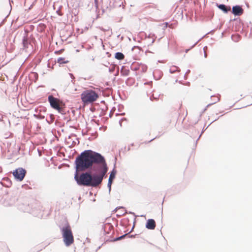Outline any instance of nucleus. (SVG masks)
<instances>
[{
  "instance_id": "1",
  "label": "nucleus",
  "mask_w": 252,
  "mask_h": 252,
  "mask_svg": "<svg viewBox=\"0 0 252 252\" xmlns=\"http://www.w3.org/2000/svg\"><path fill=\"white\" fill-rule=\"evenodd\" d=\"M74 165V179L79 186L96 187L107 176L104 157L92 150H84L77 156Z\"/></svg>"
},
{
  "instance_id": "2",
  "label": "nucleus",
  "mask_w": 252,
  "mask_h": 252,
  "mask_svg": "<svg viewBox=\"0 0 252 252\" xmlns=\"http://www.w3.org/2000/svg\"><path fill=\"white\" fill-rule=\"evenodd\" d=\"M58 226L65 245L67 247L70 246L74 242V237L69 223L67 220L64 219L63 222L58 224Z\"/></svg>"
},
{
  "instance_id": "3",
  "label": "nucleus",
  "mask_w": 252,
  "mask_h": 252,
  "mask_svg": "<svg viewBox=\"0 0 252 252\" xmlns=\"http://www.w3.org/2000/svg\"><path fill=\"white\" fill-rule=\"evenodd\" d=\"M98 97V94L92 90L84 91L81 94L82 101L85 105L93 103L97 100Z\"/></svg>"
},
{
  "instance_id": "4",
  "label": "nucleus",
  "mask_w": 252,
  "mask_h": 252,
  "mask_svg": "<svg viewBox=\"0 0 252 252\" xmlns=\"http://www.w3.org/2000/svg\"><path fill=\"white\" fill-rule=\"evenodd\" d=\"M48 101L52 108L62 115L65 114V110L60 103L62 101L59 98L54 97L52 94H50L48 96Z\"/></svg>"
},
{
  "instance_id": "5",
  "label": "nucleus",
  "mask_w": 252,
  "mask_h": 252,
  "mask_svg": "<svg viewBox=\"0 0 252 252\" xmlns=\"http://www.w3.org/2000/svg\"><path fill=\"white\" fill-rule=\"evenodd\" d=\"M27 174V170L22 167H19L14 170L12 174L17 181L21 182L23 180Z\"/></svg>"
},
{
  "instance_id": "6",
  "label": "nucleus",
  "mask_w": 252,
  "mask_h": 252,
  "mask_svg": "<svg viewBox=\"0 0 252 252\" xmlns=\"http://www.w3.org/2000/svg\"><path fill=\"white\" fill-rule=\"evenodd\" d=\"M116 162H115L114 164V167L112 171L110 172V174L109 175V177L108 179L107 187L108 188L109 192L110 193L111 190V185L113 183V180L116 177V175L117 174V170L116 169Z\"/></svg>"
},
{
  "instance_id": "7",
  "label": "nucleus",
  "mask_w": 252,
  "mask_h": 252,
  "mask_svg": "<svg viewBox=\"0 0 252 252\" xmlns=\"http://www.w3.org/2000/svg\"><path fill=\"white\" fill-rule=\"evenodd\" d=\"M102 230L103 231V234H109L111 233V231H114V226L111 223H106L102 225ZM114 231H113V233Z\"/></svg>"
},
{
  "instance_id": "8",
  "label": "nucleus",
  "mask_w": 252,
  "mask_h": 252,
  "mask_svg": "<svg viewBox=\"0 0 252 252\" xmlns=\"http://www.w3.org/2000/svg\"><path fill=\"white\" fill-rule=\"evenodd\" d=\"M231 12L235 16H240L243 14L244 9L242 8V6L235 5L232 6Z\"/></svg>"
},
{
  "instance_id": "9",
  "label": "nucleus",
  "mask_w": 252,
  "mask_h": 252,
  "mask_svg": "<svg viewBox=\"0 0 252 252\" xmlns=\"http://www.w3.org/2000/svg\"><path fill=\"white\" fill-rule=\"evenodd\" d=\"M33 38L32 36L29 37L27 34H25L22 38V44L24 48H28L29 45L31 44L32 40Z\"/></svg>"
},
{
  "instance_id": "10",
  "label": "nucleus",
  "mask_w": 252,
  "mask_h": 252,
  "mask_svg": "<svg viewBox=\"0 0 252 252\" xmlns=\"http://www.w3.org/2000/svg\"><path fill=\"white\" fill-rule=\"evenodd\" d=\"M156 225L155 220L153 219H149L146 222L145 227L148 229L153 230L155 228Z\"/></svg>"
},
{
  "instance_id": "11",
  "label": "nucleus",
  "mask_w": 252,
  "mask_h": 252,
  "mask_svg": "<svg viewBox=\"0 0 252 252\" xmlns=\"http://www.w3.org/2000/svg\"><path fill=\"white\" fill-rule=\"evenodd\" d=\"M216 6L224 13H227L230 9V7L229 6H227L224 4H219L216 3Z\"/></svg>"
},
{
  "instance_id": "12",
  "label": "nucleus",
  "mask_w": 252,
  "mask_h": 252,
  "mask_svg": "<svg viewBox=\"0 0 252 252\" xmlns=\"http://www.w3.org/2000/svg\"><path fill=\"white\" fill-rule=\"evenodd\" d=\"M121 73L122 76H128L129 73V70L128 69L126 68V66H122L121 69Z\"/></svg>"
},
{
  "instance_id": "13",
  "label": "nucleus",
  "mask_w": 252,
  "mask_h": 252,
  "mask_svg": "<svg viewBox=\"0 0 252 252\" xmlns=\"http://www.w3.org/2000/svg\"><path fill=\"white\" fill-rule=\"evenodd\" d=\"M115 58L118 60L121 61L125 58V55L122 52H117L115 54Z\"/></svg>"
},
{
  "instance_id": "14",
  "label": "nucleus",
  "mask_w": 252,
  "mask_h": 252,
  "mask_svg": "<svg viewBox=\"0 0 252 252\" xmlns=\"http://www.w3.org/2000/svg\"><path fill=\"white\" fill-rule=\"evenodd\" d=\"M135 83V79L132 77H128L126 81V84L127 86H131Z\"/></svg>"
},
{
  "instance_id": "15",
  "label": "nucleus",
  "mask_w": 252,
  "mask_h": 252,
  "mask_svg": "<svg viewBox=\"0 0 252 252\" xmlns=\"http://www.w3.org/2000/svg\"><path fill=\"white\" fill-rule=\"evenodd\" d=\"M139 66H140V64L134 62V63H133L130 65V68L132 70L136 71V70H139Z\"/></svg>"
},
{
  "instance_id": "16",
  "label": "nucleus",
  "mask_w": 252,
  "mask_h": 252,
  "mask_svg": "<svg viewBox=\"0 0 252 252\" xmlns=\"http://www.w3.org/2000/svg\"><path fill=\"white\" fill-rule=\"evenodd\" d=\"M128 235V233H126V234H125L124 235H122L121 236L117 237H116V238H115L110 240V242H116L117 241L121 240L125 238Z\"/></svg>"
},
{
  "instance_id": "17",
  "label": "nucleus",
  "mask_w": 252,
  "mask_h": 252,
  "mask_svg": "<svg viewBox=\"0 0 252 252\" xmlns=\"http://www.w3.org/2000/svg\"><path fill=\"white\" fill-rule=\"evenodd\" d=\"M232 40L235 42H238L241 38V36L240 35L236 34H232L231 36Z\"/></svg>"
},
{
  "instance_id": "18",
  "label": "nucleus",
  "mask_w": 252,
  "mask_h": 252,
  "mask_svg": "<svg viewBox=\"0 0 252 252\" xmlns=\"http://www.w3.org/2000/svg\"><path fill=\"white\" fill-rule=\"evenodd\" d=\"M69 61L68 60H65L64 58L59 57L57 59V63H58L60 64L67 63Z\"/></svg>"
},
{
  "instance_id": "19",
  "label": "nucleus",
  "mask_w": 252,
  "mask_h": 252,
  "mask_svg": "<svg viewBox=\"0 0 252 252\" xmlns=\"http://www.w3.org/2000/svg\"><path fill=\"white\" fill-rule=\"evenodd\" d=\"M180 70V69L179 68V67L175 66V65H173L170 68L169 72L170 73L173 74V73H175L176 71H179Z\"/></svg>"
},
{
  "instance_id": "20",
  "label": "nucleus",
  "mask_w": 252,
  "mask_h": 252,
  "mask_svg": "<svg viewBox=\"0 0 252 252\" xmlns=\"http://www.w3.org/2000/svg\"><path fill=\"white\" fill-rule=\"evenodd\" d=\"M147 70V66L143 64L140 63L139 66V70L142 72H145Z\"/></svg>"
},
{
  "instance_id": "21",
  "label": "nucleus",
  "mask_w": 252,
  "mask_h": 252,
  "mask_svg": "<svg viewBox=\"0 0 252 252\" xmlns=\"http://www.w3.org/2000/svg\"><path fill=\"white\" fill-rule=\"evenodd\" d=\"M147 37L149 38H152V40L151 43V44H153L155 42V41L157 38V36H156V35L153 33H150Z\"/></svg>"
},
{
  "instance_id": "22",
  "label": "nucleus",
  "mask_w": 252,
  "mask_h": 252,
  "mask_svg": "<svg viewBox=\"0 0 252 252\" xmlns=\"http://www.w3.org/2000/svg\"><path fill=\"white\" fill-rule=\"evenodd\" d=\"M33 117L37 119L43 120L45 118V116L41 114H34Z\"/></svg>"
},
{
  "instance_id": "23",
  "label": "nucleus",
  "mask_w": 252,
  "mask_h": 252,
  "mask_svg": "<svg viewBox=\"0 0 252 252\" xmlns=\"http://www.w3.org/2000/svg\"><path fill=\"white\" fill-rule=\"evenodd\" d=\"M220 101V99L219 98H217V100L215 101V102H214L213 103H209L208 104L206 107L203 109V110L202 111V113H203L205 111H206L207 110V108L208 107H209V106H211L212 105L216 103V102H218Z\"/></svg>"
},
{
  "instance_id": "24",
  "label": "nucleus",
  "mask_w": 252,
  "mask_h": 252,
  "mask_svg": "<svg viewBox=\"0 0 252 252\" xmlns=\"http://www.w3.org/2000/svg\"><path fill=\"white\" fill-rule=\"evenodd\" d=\"M28 182L27 184H25L22 185V188H25L26 189H31L29 187V185H31V183L30 182Z\"/></svg>"
},
{
  "instance_id": "25",
  "label": "nucleus",
  "mask_w": 252,
  "mask_h": 252,
  "mask_svg": "<svg viewBox=\"0 0 252 252\" xmlns=\"http://www.w3.org/2000/svg\"><path fill=\"white\" fill-rule=\"evenodd\" d=\"M23 211L24 212L32 213V210H31V208L29 204L28 205V206L26 207V208Z\"/></svg>"
},
{
  "instance_id": "26",
  "label": "nucleus",
  "mask_w": 252,
  "mask_h": 252,
  "mask_svg": "<svg viewBox=\"0 0 252 252\" xmlns=\"http://www.w3.org/2000/svg\"><path fill=\"white\" fill-rule=\"evenodd\" d=\"M62 6H60L59 8V9L56 11V13L59 16H62L63 15V13L60 11V9L62 8Z\"/></svg>"
},
{
  "instance_id": "27",
  "label": "nucleus",
  "mask_w": 252,
  "mask_h": 252,
  "mask_svg": "<svg viewBox=\"0 0 252 252\" xmlns=\"http://www.w3.org/2000/svg\"><path fill=\"white\" fill-rule=\"evenodd\" d=\"M190 72V70L189 69H188L186 71V72L185 73L184 76V78L185 80H187L188 79V74H189Z\"/></svg>"
},
{
  "instance_id": "28",
  "label": "nucleus",
  "mask_w": 252,
  "mask_h": 252,
  "mask_svg": "<svg viewBox=\"0 0 252 252\" xmlns=\"http://www.w3.org/2000/svg\"><path fill=\"white\" fill-rule=\"evenodd\" d=\"M78 14V11L76 9H74L72 11V14L76 16Z\"/></svg>"
},
{
  "instance_id": "29",
  "label": "nucleus",
  "mask_w": 252,
  "mask_h": 252,
  "mask_svg": "<svg viewBox=\"0 0 252 252\" xmlns=\"http://www.w3.org/2000/svg\"><path fill=\"white\" fill-rule=\"evenodd\" d=\"M199 41V40H198L197 41H196V42H195V43H194V44H193V45H192V46L190 48L186 49V50H185V52H186V53H187L189 51V50L190 49H191L192 48H193V47H194V46H195V45L198 43V42Z\"/></svg>"
},
{
  "instance_id": "30",
  "label": "nucleus",
  "mask_w": 252,
  "mask_h": 252,
  "mask_svg": "<svg viewBox=\"0 0 252 252\" xmlns=\"http://www.w3.org/2000/svg\"><path fill=\"white\" fill-rule=\"evenodd\" d=\"M115 70V67H112L109 68V72H110V73L114 72Z\"/></svg>"
},
{
  "instance_id": "31",
  "label": "nucleus",
  "mask_w": 252,
  "mask_h": 252,
  "mask_svg": "<svg viewBox=\"0 0 252 252\" xmlns=\"http://www.w3.org/2000/svg\"><path fill=\"white\" fill-rule=\"evenodd\" d=\"M124 209L125 207H123V206L117 207L113 211L116 212L118 209Z\"/></svg>"
},
{
  "instance_id": "32",
  "label": "nucleus",
  "mask_w": 252,
  "mask_h": 252,
  "mask_svg": "<svg viewBox=\"0 0 252 252\" xmlns=\"http://www.w3.org/2000/svg\"><path fill=\"white\" fill-rule=\"evenodd\" d=\"M94 4H95V6L96 7V9L98 8V0H94Z\"/></svg>"
},
{
  "instance_id": "33",
  "label": "nucleus",
  "mask_w": 252,
  "mask_h": 252,
  "mask_svg": "<svg viewBox=\"0 0 252 252\" xmlns=\"http://www.w3.org/2000/svg\"><path fill=\"white\" fill-rule=\"evenodd\" d=\"M69 75L70 77H71V78L72 79L71 81L72 82L73 80H74L75 79V77L72 73H69Z\"/></svg>"
},
{
  "instance_id": "34",
  "label": "nucleus",
  "mask_w": 252,
  "mask_h": 252,
  "mask_svg": "<svg viewBox=\"0 0 252 252\" xmlns=\"http://www.w3.org/2000/svg\"><path fill=\"white\" fill-rule=\"evenodd\" d=\"M126 118H122L120 121H119V124L121 126H122V122L123 121H124V120H126Z\"/></svg>"
},
{
  "instance_id": "35",
  "label": "nucleus",
  "mask_w": 252,
  "mask_h": 252,
  "mask_svg": "<svg viewBox=\"0 0 252 252\" xmlns=\"http://www.w3.org/2000/svg\"><path fill=\"white\" fill-rule=\"evenodd\" d=\"M136 235V234H135V235H128L127 236H128V237L129 238H135V236Z\"/></svg>"
},
{
  "instance_id": "36",
  "label": "nucleus",
  "mask_w": 252,
  "mask_h": 252,
  "mask_svg": "<svg viewBox=\"0 0 252 252\" xmlns=\"http://www.w3.org/2000/svg\"><path fill=\"white\" fill-rule=\"evenodd\" d=\"M7 16H6L4 19L2 20V21L1 22V23H0V24L2 26L3 24H4V23H5V20H6V18Z\"/></svg>"
},
{
  "instance_id": "37",
  "label": "nucleus",
  "mask_w": 252,
  "mask_h": 252,
  "mask_svg": "<svg viewBox=\"0 0 252 252\" xmlns=\"http://www.w3.org/2000/svg\"><path fill=\"white\" fill-rule=\"evenodd\" d=\"M203 130H204V129H203L202 132H201V133L202 134L203 132ZM201 134H200L199 136V137L198 138V139L196 140V142H195V144L196 145L197 143V141L199 140V139L200 138V136H201Z\"/></svg>"
},
{
  "instance_id": "38",
  "label": "nucleus",
  "mask_w": 252,
  "mask_h": 252,
  "mask_svg": "<svg viewBox=\"0 0 252 252\" xmlns=\"http://www.w3.org/2000/svg\"><path fill=\"white\" fill-rule=\"evenodd\" d=\"M211 97H216V99H214V102H215L217 100V98H219L220 99V97H217L215 95H212Z\"/></svg>"
},
{
  "instance_id": "39",
  "label": "nucleus",
  "mask_w": 252,
  "mask_h": 252,
  "mask_svg": "<svg viewBox=\"0 0 252 252\" xmlns=\"http://www.w3.org/2000/svg\"><path fill=\"white\" fill-rule=\"evenodd\" d=\"M42 250V249H35V251H33V252H39Z\"/></svg>"
},
{
  "instance_id": "40",
  "label": "nucleus",
  "mask_w": 252,
  "mask_h": 252,
  "mask_svg": "<svg viewBox=\"0 0 252 252\" xmlns=\"http://www.w3.org/2000/svg\"><path fill=\"white\" fill-rule=\"evenodd\" d=\"M138 48V49H140V47L139 46H134L132 47V50H133V49H134V48Z\"/></svg>"
},
{
  "instance_id": "41",
  "label": "nucleus",
  "mask_w": 252,
  "mask_h": 252,
  "mask_svg": "<svg viewBox=\"0 0 252 252\" xmlns=\"http://www.w3.org/2000/svg\"><path fill=\"white\" fill-rule=\"evenodd\" d=\"M144 84H152V81H150V82H145L144 83Z\"/></svg>"
},
{
  "instance_id": "42",
  "label": "nucleus",
  "mask_w": 252,
  "mask_h": 252,
  "mask_svg": "<svg viewBox=\"0 0 252 252\" xmlns=\"http://www.w3.org/2000/svg\"><path fill=\"white\" fill-rule=\"evenodd\" d=\"M50 117L51 119L52 120V121H53V117H54V115L53 114H50Z\"/></svg>"
},
{
  "instance_id": "43",
  "label": "nucleus",
  "mask_w": 252,
  "mask_h": 252,
  "mask_svg": "<svg viewBox=\"0 0 252 252\" xmlns=\"http://www.w3.org/2000/svg\"><path fill=\"white\" fill-rule=\"evenodd\" d=\"M134 227V224H133V227H132V228H131V230L128 233V234L132 231Z\"/></svg>"
},
{
  "instance_id": "44",
  "label": "nucleus",
  "mask_w": 252,
  "mask_h": 252,
  "mask_svg": "<svg viewBox=\"0 0 252 252\" xmlns=\"http://www.w3.org/2000/svg\"><path fill=\"white\" fill-rule=\"evenodd\" d=\"M100 30H101V31H107V30H106V29H104V28H103L102 27L100 28Z\"/></svg>"
},
{
  "instance_id": "45",
  "label": "nucleus",
  "mask_w": 252,
  "mask_h": 252,
  "mask_svg": "<svg viewBox=\"0 0 252 252\" xmlns=\"http://www.w3.org/2000/svg\"><path fill=\"white\" fill-rule=\"evenodd\" d=\"M215 31V30H211L210 32H208V33H213Z\"/></svg>"
},
{
  "instance_id": "46",
  "label": "nucleus",
  "mask_w": 252,
  "mask_h": 252,
  "mask_svg": "<svg viewBox=\"0 0 252 252\" xmlns=\"http://www.w3.org/2000/svg\"><path fill=\"white\" fill-rule=\"evenodd\" d=\"M164 24H165V28H167V26H168V23L165 22V23H164Z\"/></svg>"
},
{
  "instance_id": "47",
  "label": "nucleus",
  "mask_w": 252,
  "mask_h": 252,
  "mask_svg": "<svg viewBox=\"0 0 252 252\" xmlns=\"http://www.w3.org/2000/svg\"><path fill=\"white\" fill-rule=\"evenodd\" d=\"M158 137L156 136V137L153 138L152 139H151L150 141H149V142H150L151 141H152L153 140H154L155 139L157 138Z\"/></svg>"
},
{
  "instance_id": "48",
  "label": "nucleus",
  "mask_w": 252,
  "mask_h": 252,
  "mask_svg": "<svg viewBox=\"0 0 252 252\" xmlns=\"http://www.w3.org/2000/svg\"><path fill=\"white\" fill-rule=\"evenodd\" d=\"M189 84H190V83L189 82H187L186 83V85H189Z\"/></svg>"
},
{
  "instance_id": "49",
  "label": "nucleus",
  "mask_w": 252,
  "mask_h": 252,
  "mask_svg": "<svg viewBox=\"0 0 252 252\" xmlns=\"http://www.w3.org/2000/svg\"><path fill=\"white\" fill-rule=\"evenodd\" d=\"M204 57L207 58V54L204 52Z\"/></svg>"
},
{
  "instance_id": "50",
  "label": "nucleus",
  "mask_w": 252,
  "mask_h": 252,
  "mask_svg": "<svg viewBox=\"0 0 252 252\" xmlns=\"http://www.w3.org/2000/svg\"><path fill=\"white\" fill-rule=\"evenodd\" d=\"M125 214V213H122V214H120L119 216H121L122 215H124Z\"/></svg>"
},
{
  "instance_id": "51",
  "label": "nucleus",
  "mask_w": 252,
  "mask_h": 252,
  "mask_svg": "<svg viewBox=\"0 0 252 252\" xmlns=\"http://www.w3.org/2000/svg\"><path fill=\"white\" fill-rule=\"evenodd\" d=\"M129 214L134 215V213L133 212H129Z\"/></svg>"
},
{
  "instance_id": "52",
  "label": "nucleus",
  "mask_w": 252,
  "mask_h": 252,
  "mask_svg": "<svg viewBox=\"0 0 252 252\" xmlns=\"http://www.w3.org/2000/svg\"><path fill=\"white\" fill-rule=\"evenodd\" d=\"M213 16H214V14H211V18H212L213 17Z\"/></svg>"
},
{
  "instance_id": "53",
  "label": "nucleus",
  "mask_w": 252,
  "mask_h": 252,
  "mask_svg": "<svg viewBox=\"0 0 252 252\" xmlns=\"http://www.w3.org/2000/svg\"><path fill=\"white\" fill-rule=\"evenodd\" d=\"M46 122H47L48 123L50 124V123L48 121L47 119L46 120Z\"/></svg>"
},
{
  "instance_id": "54",
  "label": "nucleus",
  "mask_w": 252,
  "mask_h": 252,
  "mask_svg": "<svg viewBox=\"0 0 252 252\" xmlns=\"http://www.w3.org/2000/svg\"><path fill=\"white\" fill-rule=\"evenodd\" d=\"M32 5H31L30 6V7L29 8V9H30L31 8V7H32Z\"/></svg>"
},
{
  "instance_id": "55",
  "label": "nucleus",
  "mask_w": 252,
  "mask_h": 252,
  "mask_svg": "<svg viewBox=\"0 0 252 252\" xmlns=\"http://www.w3.org/2000/svg\"><path fill=\"white\" fill-rule=\"evenodd\" d=\"M94 57H93L92 59V61H94Z\"/></svg>"
},
{
  "instance_id": "56",
  "label": "nucleus",
  "mask_w": 252,
  "mask_h": 252,
  "mask_svg": "<svg viewBox=\"0 0 252 252\" xmlns=\"http://www.w3.org/2000/svg\"><path fill=\"white\" fill-rule=\"evenodd\" d=\"M217 120H218V119H216L215 120H214V121H213V122H215V121H217Z\"/></svg>"
},
{
  "instance_id": "57",
  "label": "nucleus",
  "mask_w": 252,
  "mask_h": 252,
  "mask_svg": "<svg viewBox=\"0 0 252 252\" xmlns=\"http://www.w3.org/2000/svg\"><path fill=\"white\" fill-rule=\"evenodd\" d=\"M179 83L181 84V83H182L181 81H179Z\"/></svg>"
},
{
  "instance_id": "58",
  "label": "nucleus",
  "mask_w": 252,
  "mask_h": 252,
  "mask_svg": "<svg viewBox=\"0 0 252 252\" xmlns=\"http://www.w3.org/2000/svg\"><path fill=\"white\" fill-rule=\"evenodd\" d=\"M212 124V122H211V123L209 124V125H211Z\"/></svg>"
},
{
  "instance_id": "59",
  "label": "nucleus",
  "mask_w": 252,
  "mask_h": 252,
  "mask_svg": "<svg viewBox=\"0 0 252 252\" xmlns=\"http://www.w3.org/2000/svg\"><path fill=\"white\" fill-rule=\"evenodd\" d=\"M212 124V122H211V123L209 124V125H211Z\"/></svg>"
},
{
  "instance_id": "60",
  "label": "nucleus",
  "mask_w": 252,
  "mask_h": 252,
  "mask_svg": "<svg viewBox=\"0 0 252 252\" xmlns=\"http://www.w3.org/2000/svg\"><path fill=\"white\" fill-rule=\"evenodd\" d=\"M212 124V122H211V123L209 124V125H211Z\"/></svg>"
},
{
  "instance_id": "61",
  "label": "nucleus",
  "mask_w": 252,
  "mask_h": 252,
  "mask_svg": "<svg viewBox=\"0 0 252 252\" xmlns=\"http://www.w3.org/2000/svg\"><path fill=\"white\" fill-rule=\"evenodd\" d=\"M212 124V122H211V123L209 124V125H211Z\"/></svg>"
},
{
  "instance_id": "62",
  "label": "nucleus",
  "mask_w": 252,
  "mask_h": 252,
  "mask_svg": "<svg viewBox=\"0 0 252 252\" xmlns=\"http://www.w3.org/2000/svg\"><path fill=\"white\" fill-rule=\"evenodd\" d=\"M102 12H104V9L102 10Z\"/></svg>"
},
{
  "instance_id": "63",
  "label": "nucleus",
  "mask_w": 252,
  "mask_h": 252,
  "mask_svg": "<svg viewBox=\"0 0 252 252\" xmlns=\"http://www.w3.org/2000/svg\"><path fill=\"white\" fill-rule=\"evenodd\" d=\"M1 26V25L0 24V27Z\"/></svg>"
}]
</instances>
